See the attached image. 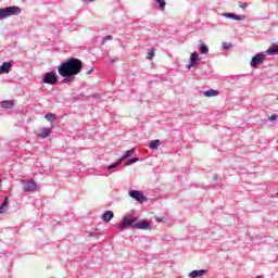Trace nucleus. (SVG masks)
I'll return each mask as SVG.
<instances>
[{
  "label": "nucleus",
  "instance_id": "nucleus-1",
  "mask_svg": "<svg viewBox=\"0 0 278 278\" xmlns=\"http://www.w3.org/2000/svg\"><path fill=\"white\" fill-rule=\"evenodd\" d=\"M81 68H84V63L81 60L71 58L61 63V65L58 67V73L64 78L63 84H72V81H75V76L81 73Z\"/></svg>",
  "mask_w": 278,
  "mask_h": 278
},
{
  "label": "nucleus",
  "instance_id": "nucleus-2",
  "mask_svg": "<svg viewBox=\"0 0 278 278\" xmlns=\"http://www.w3.org/2000/svg\"><path fill=\"white\" fill-rule=\"evenodd\" d=\"M21 14V8L13 5L0 9V21L10 18V16H18Z\"/></svg>",
  "mask_w": 278,
  "mask_h": 278
},
{
  "label": "nucleus",
  "instance_id": "nucleus-3",
  "mask_svg": "<svg viewBox=\"0 0 278 278\" xmlns=\"http://www.w3.org/2000/svg\"><path fill=\"white\" fill-rule=\"evenodd\" d=\"M136 220H138V217L134 215L124 216L122 218V222L117 225V227L122 231H125V229H129V227L134 229V226L136 225Z\"/></svg>",
  "mask_w": 278,
  "mask_h": 278
},
{
  "label": "nucleus",
  "instance_id": "nucleus-4",
  "mask_svg": "<svg viewBox=\"0 0 278 278\" xmlns=\"http://www.w3.org/2000/svg\"><path fill=\"white\" fill-rule=\"evenodd\" d=\"M122 164H123V159H119L115 163L106 166L105 169H96V175L109 177V175H112V170H114V168H118V166H121Z\"/></svg>",
  "mask_w": 278,
  "mask_h": 278
},
{
  "label": "nucleus",
  "instance_id": "nucleus-5",
  "mask_svg": "<svg viewBox=\"0 0 278 278\" xmlns=\"http://www.w3.org/2000/svg\"><path fill=\"white\" fill-rule=\"evenodd\" d=\"M42 83L55 86L58 84V74L55 72H47L42 77Z\"/></svg>",
  "mask_w": 278,
  "mask_h": 278
},
{
  "label": "nucleus",
  "instance_id": "nucleus-6",
  "mask_svg": "<svg viewBox=\"0 0 278 278\" xmlns=\"http://www.w3.org/2000/svg\"><path fill=\"white\" fill-rule=\"evenodd\" d=\"M128 195L138 203H144V201H147V197L144 195V193L139 190L129 189Z\"/></svg>",
  "mask_w": 278,
  "mask_h": 278
},
{
  "label": "nucleus",
  "instance_id": "nucleus-7",
  "mask_svg": "<svg viewBox=\"0 0 278 278\" xmlns=\"http://www.w3.org/2000/svg\"><path fill=\"white\" fill-rule=\"evenodd\" d=\"M24 192H36L38 190V184L34 180H22Z\"/></svg>",
  "mask_w": 278,
  "mask_h": 278
},
{
  "label": "nucleus",
  "instance_id": "nucleus-8",
  "mask_svg": "<svg viewBox=\"0 0 278 278\" xmlns=\"http://www.w3.org/2000/svg\"><path fill=\"white\" fill-rule=\"evenodd\" d=\"M134 229H141L142 231H151L153 226L150 224L149 220L142 219L140 222H135Z\"/></svg>",
  "mask_w": 278,
  "mask_h": 278
},
{
  "label": "nucleus",
  "instance_id": "nucleus-9",
  "mask_svg": "<svg viewBox=\"0 0 278 278\" xmlns=\"http://www.w3.org/2000/svg\"><path fill=\"white\" fill-rule=\"evenodd\" d=\"M264 60H266V54L257 53L252 58L250 65L252 68H257V66L264 64Z\"/></svg>",
  "mask_w": 278,
  "mask_h": 278
},
{
  "label": "nucleus",
  "instance_id": "nucleus-10",
  "mask_svg": "<svg viewBox=\"0 0 278 278\" xmlns=\"http://www.w3.org/2000/svg\"><path fill=\"white\" fill-rule=\"evenodd\" d=\"M12 62H3L1 65H0V75H4V74H8L12 71Z\"/></svg>",
  "mask_w": 278,
  "mask_h": 278
},
{
  "label": "nucleus",
  "instance_id": "nucleus-11",
  "mask_svg": "<svg viewBox=\"0 0 278 278\" xmlns=\"http://www.w3.org/2000/svg\"><path fill=\"white\" fill-rule=\"evenodd\" d=\"M203 275H207V269H195L189 273V278L203 277Z\"/></svg>",
  "mask_w": 278,
  "mask_h": 278
},
{
  "label": "nucleus",
  "instance_id": "nucleus-12",
  "mask_svg": "<svg viewBox=\"0 0 278 278\" xmlns=\"http://www.w3.org/2000/svg\"><path fill=\"white\" fill-rule=\"evenodd\" d=\"M197 62H199V53L192 52L190 56V62L189 64H187V68H192V66H194Z\"/></svg>",
  "mask_w": 278,
  "mask_h": 278
},
{
  "label": "nucleus",
  "instance_id": "nucleus-13",
  "mask_svg": "<svg viewBox=\"0 0 278 278\" xmlns=\"http://www.w3.org/2000/svg\"><path fill=\"white\" fill-rule=\"evenodd\" d=\"M112 218H114V212H112V211H105L102 214V220L104 223H110V220H112Z\"/></svg>",
  "mask_w": 278,
  "mask_h": 278
},
{
  "label": "nucleus",
  "instance_id": "nucleus-14",
  "mask_svg": "<svg viewBox=\"0 0 278 278\" xmlns=\"http://www.w3.org/2000/svg\"><path fill=\"white\" fill-rule=\"evenodd\" d=\"M267 55H277L278 54V43H274L270 48L266 50Z\"/></svg>",
  "mask_w": 278,
  "mask_h": 278
},
{
  "label": "nucleus",
  "instance_id": "nucleus-15",
  "mask_svg": "<svg viewBox=\"0 0 278 278\" xmlns=\"http://www.w3.org/2000/svg\"><path fill=\"white\" fill-rule=\"evenodd\" d=\"M0 103L4 110H12V108H14V101L12 100H3Z\"/></svg>",
  "mask_w": 278,
  "mask_h": 278
},
{
  "label": "nucleus",
  "instance_id": "nucleus-16",
  "mask_svg": "<svg viewBox=\"0 0 278 278\" xmlns=\"http://www.w3.org/2000/svg\"><path fill=\"white\" fill-rule=\"evenodd\" d=\"M218 94H220V92L216 89H208L204 91V97H207V98L218 97Z\"/></svg>",
  "mask_w": 278,
  "mask_h": 278
},
{
  "label": "nucleus",
  "instance_id": "nucleus-17",
  "mask_svg": "<svg viewBox=\"0 0 278 278\" xmlns=\"http://www.w3.org/2000/svg\"><path fill=\"white\" fill-rule=\"evenodd\" d=\"M51 136V128H41L40 134L38 135V138H49Z\"/></svg>",
  "mask_w": 278,
  "mask_h": 278
},
{
  "label": "nucleus",
  "instance_id": "nucleus-18",
  "mask_svg": "<svg viewBox=\"0 0 278 278\" xmlns=\"http://www.w3.org/2000/svg\"><path fill=\"white\" fill-rule=\"evenodd\" d=\"M8 205H10V199L5 197L2 204L0 205V214L5 213V210H8Z\"/></svg>",
  "mask_w": 278,
  "mask_h": 278
},
{
  "label": "nucleus",
  "instance_id": "nucleus-19",
  "mask_svg": "<svg viewBox=\"0 0 278 278\" xmlns=\"http://www.w3.org/2000/svg\"><path fill=\"white\" fill-rule=\"evenodd\" d=\"M8 205H10V199L5 197L2 204L0 205V214L5 213V210H8Z\"/></svg>",
  "mask_w": 278,
  "mask_h": 278
},
{
  "label": "nucleus",
  "instance_id": "nucleus-20",
  "mask_svg": "<svg viewBox=\"0 0 278 278\" xmlns=\"http://www.w3.org/2000/svg\"><path fill=\"white\" fill-rule=\"evenodd\" d=\"M162 144V141L160 139L150 141L149 148L152 149V151H155Z\"/></svg>",
  "mask_w": 278,
  "mask_h": 278
},
{
  "label": "nucleus",
  "instance_id": "nucleus-21",
  "mask_svg": "<svg viewBox=\"0 0 278 278\" xmlns=\"http://www.w3.org/2000/svg\"><path fill=\"white\" fill-rule=\"evenodd\" d=\"M155 3H157L159 5V10H161V12H164V10H166V0H154Z\"/></svg>",
  "mask_w": 278,
  "mask_h": 278
},
{
  "label": "nucleus",
  "instance_id": "nucleus-22",
  "mask_svg": "<svg viewBox=\"0 0 278 278\" xmlns=\"http://www.w3.org/2000/svg\"><path fill=\"white\" fill-rule=\"evenodd\" d=\"M136 162H142V159L140 157L128 159L125 163V166H131V164H136Z\"/></svg>",
  "mask_w": 278,
  "mask_h": 278
},
{
  "label": "nucleus",
  "instance_id": "nucleus-23",
  "mask_svg": "<svg viewBox=\"0 0 278 278\" xmlns=\"http://www.w3.org/2000/svg\"><path fill=\"white\" fill-rule=\"evenodd\" d=\"M200 52H201L203 55H207V53H210V48H207L206 45H201V46H200Z\"/></svg>",
  "mask_w": 278,
  "mask_h": 278
},
{
  "label": "nucleus",
  "instance_id": "nucleus-24",
  "mask_svg": "<svg viewBox=\"0 0 278 278\" xmlns=\"http://www.w3.org/2000/svg\"><path fill=\"white\" fill-rule=\"evenodd\" d=\"M45 118H47V121H49V123H53V121H55V114L48 113L45 115Z\"/></svg>",
  "mask_w": 278,
  "mask_h": 278
},
{
  "label": "nucleus",
  "instance_id": "nucleus-25",
  "mask_svg": "<svg viewBox=\"0 0 278 278\" xmlns=\"http://www.w3.org/2000/svg\"><path fill=\"white\" fill-rule=\"evenodd\" d=\"M134 155V149L127 150L122 160H127V157H131Z\"/></svg>",
  "mask_w": 278,
  "mask_h": 278
},
{
  "label": "nucleus",
  "instance_id": "nucleus-26",
  "mask_svg": "<svg viewBox=\"0 0 278 278\" xmlns=\"http://www.w3.org/2000/svg\"><path fill=\"white\" fill-rule=\"evenodd\" d=\"M232 47H233V45H231V43L223 42L224 51H229V49H231Z\"/></svg>",
  "mask_w": 278,
  "mask_h": 278
},
{
  "label": "nucleus",
  "instance_id": "nucleus-27",
  "mask_svg": "<svg viewBox=\"0 0 278 278\" xmlns=\"http://www.w3.org/2000/svg\"><path fill=\"white\" fill-rule=\"evenodd\" d=\"M148 60H153V58H155V50L152 49L148 52Z\"/></svg>",
  "mask_w": 278,
  "mask_h": 278
},
{
  "label": "nucleus",
  "instance_id": "nucleus-28",
  "mask_svg": "<svg viewBox=\"0 0 278 278\" xmlns=\"http://www.w3.org/2000/svg\"><path fill=\"white\" fill-rule=\"evenodd\" d=\"M244 18H247V16H244V15H233V18H232V21H244Z\"/></svg>",
  "mask_w": 278,
  "mask_h": 278
},
{
  "label": "nucleus",
  "instance_id": "nucleus-29",
  "mask_svg": "<svg viewBox=\"0 0 278 278\" xmlns=\"http://www.w3.org/2000/svg\"><path fill=\"white\" fill-rule=\"evenodd\" d=\"M76 99H78V100H87L88 101V99H90V97H85V94L84 93H80V94H78L77 97H76Z\"/></svg>",
  "mask_w": 278,
  "mask_h": 278
},
{
  "label": "nucleus",
  "instance_id": "nucleus-30",
  "mask_svg": "<svg viewBox=\"0 0 278 278\" xmlns=\"http://www.w3.org/2000/svg\"><path fill=\"white\" fill-rule=\"evenodd\" d=\"M239 8H241L242 10H247V8H249V3H247V2H240V3H239Z\"/></svg>",
  "mask_w": 278,
  "mask_h": 278
},
{
  "label": "nucleus",
  "instance_id": "nucleus-31",
  "mask_svg": "<svg viewBox=\"0 0 278 278\" xmlns=\"http://www.w3.org/2000/svg\"><path fill=\"white\" fill-rule=\"evenodd\" d=\"M106 40H113L112 35H109V36L103 37V39H102V45H105Z\"/></svg>",
  "mask_w": 278,
  "mask_h": 278
},
{
  "label": "nucleus",
  "instance_id": "nucleus-32",
  "mask_svg": "<svg viewBox=\"0 0 278 278\" xmlns=\"http://www.w3.org/2000/svg\"><path fill=\"white\" fill-rule=\"evenodd\" d=\"M233 16H235L233 13H224L225 18H231L233 21Z\"/></svg>",
  "mask_w": 278,
  "mask_h": 278
},
{
  "label": "nucleus",
  "instance_id": "nucleus-33",
  "mask_svg": "<svg viewBox=\"0 0 278 278\" xmlns=\"http://www.w3.org/2000/svg\"><path fill=\"white\" fill-rule=\"evenodd\" d=\"M90 97H92V99H96L97 101H99V99H101V93H93Z\"/></svg>",
  "mask_w": 278,
  "mask_h": 278
},
{
  "label": "nucleus",
  "instance_id": "nucleus-34",
  "mask_svg": "<svg viewBox=\"0 0 278 278\" xmlns=\"http://www.w3.org/2000/svg\"><path fill=\"white\" fill-rule=\"evenodd\" d=\"M277 118H278V115L274 114V115H271V116L269 117V121H277Z\"/></svg>",
  "mask_w": 278,
  "mask_h": 278
},
{
  "label": "nucleus",
  "instance_id": "nucleus-35",
  "mask_svg": "<svg viewBox=\"0 0 278 278\" xmlns=\"http://www.w3.org/2000/svg\"><path fill=\"white\" fill-rule=\"evenodd\" d=\"M92 71H94V68H91L87 72V75H90V73H92Z\"/></svg>",
  "mask_w": 278,
  "mask_h": 278
},
{
  "label": "nucleus",
  "instance_id": "nucleus-36",
  "mask_svg": "<svg viewBox=\"0 0 278 278\" xmlns=\"http://www.w3.org/2000/svg\"><path fill=\"white\" fill-rule=\"evenodd\" d=\"M85 1V3H90L91 1H94V0H83Z\"/></svg>",
  "mask_w": 278,
  "mask_h": 278
},
{
  "label": "nucleus",
  "instance_id": "nucleus-37",
  "mask_svg": "<svg viewBox=\"0 0 278 278\" xmlns=\"http://www.w3.org/2000/svg\"><path fill=\"white\" fill-rule=\"evenodd\" d=\"M116 63V60H111V64H115Z\"/></svg>",
  "mask_w": 278,
  "mask_h": 278
},
{
  "label": "nucleus",
  "instance_id": "nucleus-38",
  "mask_svg": "<svg viewBox=\"0 0 278 278\" xmlns=\"http://www.w3.org/2000/svg\"><path fill=\"white\" fill-rule=\"evenodd\" d=\"M256 278H264V276H263V275H260V276H256Z\"/></svg>",
  "mask_w": 278,
  "mask_h": 278
},
{
  "label": "nucleus",
  "instance_id": "nucleus-39",
  "mask_svg": "<svg viewBox=\"0 0 278 278\" xmlns=\"http://www.w3.org/2000/svg\"><path fill=\"white\" fill-rule=\"evenodd\" d=\"M216 179H218L216 176L214 177V180L216 181Z\"/></svg>",
  "mask_w": 278,
  "mask_h": 278
},
{
  "label": "nucleus",
  "instance_id": "nucleus-40",
  "mask_svg": "<svg viewBox=\"0 0 278 278\" xmlns=\"http://www.w3.org/2000/svg\"><path fill=\"white\" fill-rule=\"evenodd\" d=\"M159 223H162V219H157Z\"/></svg>",
  "mask_w": 278,
  "mask_h": 278
},
{
  "label": "nucleus",
  "instance_id": "nucleus-41",
  "mask_svg": "<svg viewBox=\"0 0 278 278\" xmlns=\"http://www.w3.org/2000/svg\"><path fill=\"white\" fill-rule=\"evenodd\" d=\"M0 184H1V179H0Z\"/></svg>",
  "mask_w": 278,
  "mask_h": 278
}]
</instances>
